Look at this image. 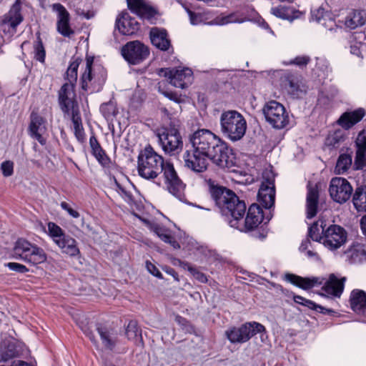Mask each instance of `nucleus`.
Masks as SVG:
<instances>
[{"mask_svg": "<svg viewBox=\"0 0 366 366\" xmlns=\"http://www.w3.org/2000/svg\"><path fill=\"white\" fill-rule=\"evenodd\" d=\"M282 81L288 93L295 97H299L303 90L300 87V81L297 75L287 72L282 77Z\"/></svg>", "mask_w": 366, "mask_h": 366, "instance_id": "obj_32", "label": "nucleus"}, {"mask_svg": "<svg viewBox=\"0 0 366 366\" xmlns=\"http://www.w3.org/2000/svg\"><path fill=\"white\" fill-rule=\"evenodd\" d=\"M262 112L266 121L274 129H283L289 124L288 113L285 107L277 101L272 100L266 103Z\"/></svg>", "mask_w": 366, "mask_h": 366, "instance_id": "obj_8", "label": "nucleus"}, {"mask_svg": "<svg viewBox=\"0 0 366 366\" xmlns=\"http://www.w3.org/2000/svg\"><path fill=\"white\" fill-rule=\"evenodd\" d=\"M329 192L334 201L344 203L350 198L352 187L346 179L335 177L330 182Z\"/></svg>", "mask_w": 366, "mask_h": 366, "instance_id": "obj_15", "label": "nucleus"}, {"mask_svg": "<svg viewBox=\"0 0 366 366\" xmlns=\"http://www.w3.org/2000/svg\"><path fill=\"white\" fill-rule=\"evenodd\" d=\"M271 14L284 20L292 21L302 16V12L291 6L280 5L271 9Z\"/></svg>", "mask_w": 366, "mask_h": 366, "instance_id": "obj_34", "label": "nucleus"}, {"mask_svg": "<svg viewBox=\"0 0 366 366\" xmlns=\"http://www.w3.org/2000/svg\"><path fill=\"white\" fill-rule=\"evenodd\" d=\"M263 215L260 207L252 204L249 207L247 217L243 222L242 219L239 221V231L247 232L256 228L262 221Z\"/></svg>", "mask_w": 366, "mask_h": 366, "instance_id": "obj_20", "label": "nucleus"}, {"mask_svg": "<svg viewBox=\"0 0 366 366\" xmlns=\"http://www.w3.org/2000/svg\"><path fill=\"white\" fill-rule=\"evenodd\" d=\"M52 10L57 13V31L64 36L69 37L74 31L69 26V14L65 7L59 3L51 6Z\"/></svg>", "mask_w": 366, "mask_h": 366, "instance_id": "obj_21", "label": "nucleus"}, {"mask_svg": "<svg viewBox=\"0 0 366 366\" xmlns=\"http://www.w3.org/2000/svg\"><path fill=\"white\" fill-rule=\"evenodd\" d=\"M159 142L166 154L174 155L181 152L183 148L182 137L174 127H161L156 131Z\"/></svg>", "mask_w": 366, "mask_h": 366, "instance_id": "obj_7", "label": "nucleus"}, {"mask_svg": "<svg viewBox=\"0 0 366 366\" xmlns=\"http://www.w3.org/2000/svg\"><path fill=\"white\" fill-rule=\"evenodd\" d=\"M351 308L357 313L366 315V292L361 290H353L350 297Z\"/></svg>", "mask_w": 366, "mask_h": 366, "instance_id": "obj_31", "label": "nucleus"}, {"mask_svg": "<svg viewBox=\"0 0 366 366\" xmlns=\"http://www.w3.org/2000/svg\"><path fill=\"white\" fill-rule=\"evenodd\" d=\"M93 57L86 58V68L81 76L82 89L99 92L107 79V71L101 65L93 66Z\"/></svg>", "mask_w": 366, "mask_h": 366, "instance_id": "obj_6", "label": "nucleus"}, {"mask_svg": "<svg viewBox=\"0 0 366 366\" xmlns=\"http://www.w3.org/2000/svg\"><path fill=\"white\" fill-rule=\"evenodd\" d=\"M36 36V39L33 43L34 59L40 63L44 64L46 59V50L41 39L40 33L37 32Z\"/></svg>", "mask_w": 366, "mask_h": 366, "instance_id": "obj_42", "label": "nucleus"}, {"mask_svg": "<svg viewBox=\"0 0 366 366\" xmlns=\"http://www.w3.org/2000/svg\"><path fill=\"white\" fill-rule=\"evenodd\" d=\"M351 261L353 263L366 260V244L355 243L349 250Z\"/></svg>", "mask_w": 366, "mask_h": 366, "instance_id": "obj_39", "label": "nucleus"}, {"mask_svg": "<svg viewBox=\"0 0 366 366\" xmlns=\"http://www.w3.org/2000/svg\"><path fill=\"white\" fill-rule=\"evenodd\" d=\"M89 146L92 155L97 162L104 167L109 168L112 165V161L105 151L102 149L94 134H92L89 139Z\"/></svg>", "mask_w": 366, "mask_h": 366, "instance_id": "obj_28", "label": "nucleus"}, {"mask_svg": "<svg viewBox=\"0 0 366 366\" xmlns=\"http://www.w3.org/2000/svg\"><path fill=\"white\" fill-rule=\"evenodd\" d=\"M164 94L165 97H167V98H169L171 100H173L176 102H179V97L176 93L166 92H164Z\"/></svg>", "mask_w": 366, "mask_h": 366, "instance_id": "obj_61", "label": "nucleus"}, {"mask_svg": "<svg viewBox=\"0 0 366 366\" xmlns=\"http://www.w3.org/2000/svg\"><path fill=\"white\" fill-rule=\"evenodd\" d=\"M74 96L71 84H63L59 92L60 108L65 114L70 115L71 117L79 115V105Z\"/></svg>", "mask_w": 366, "mask_h": 366, "instance_id": "obj_12", "label": "nucleus"}, {"mask_svg": "<svg viewBox=\"0 0 366 366\" xmlns=\"http://www.w3.org/2000/svg\"><path fill=\"white\" fill-rule=\"evenodd\" d=\"M355 169H366V129L359 133L356 139Z\"/></svg>", "mask_w": 366, "mask_h": 366, "instance_id": "obj_23", "label": "nucleus"}, {"mask_svg": "<svg viewBox=\"0 0 366 366\" xmlns=\"http://www.w3.org/2000/svg\"><path fill=\"white\" fill-rule=\"evenodd\" d=\"M345 280V277L339 279L332 274L322 287V290L328 295L340 297L343 292Z\"/></svg>", "mask_w": 366, "mask_h": 366, "instance_id": "obj_30", "label": "nucleus"}, {"mask_svg": "<svg viewBox=\"0 0 366 366\" xmlns=\"http://www.w3.org/2000/svg\"><path fill=\"white\" fill-rule=\"evenodd\" d=\"M164 183L167 190L177 198L181 199L183 197L184 184L179 178L173 164L171 162H164L162 165Z\"/></svg>", "mask_w": 366, "mask_h": 366, "instance_id": "obj_11", "label": "nucleus"}, {"mask_svg": "<svg viewBox=\"0 0 366 366\" xmlns=\"http://www.w3.org/2000/svg\"><path fill=\"white\" fill-rule=\"evenodd\" d=\"M19 355L16 345L14 342L4 340L0 345V361H8Z\"/></svg>", "mask_w": 366, "mask_h": 366, "instance_id": "obj_36", "label": "nucleus"}, {"mask_svg": "<svg viewBox=\"0 0 366 366\" xmlns=\"http://www.w3.org/2000/svg\"><path fill=\"white\" fill-rule=\"evenodd\" d=\"M284 280L303 290H309L322 283L319 277H302L291 273L285 274Z\"/></svg>", "mask_w": 366, "mask_h": 366, "instance_id": "obj_25", "label": "nucleus"}, {"mask_svg": "<svg viewBox=\"0 0 366 366\" xmlns=\"http://www.w3.org/2000/svg\"><path fill=\"white\" fill-rule=\"evenodd\" d=\"M218 24L224 25L230 23L240 22L237 14L234 13L229 14L228 15L222 16L217 19Z\"/></svg>", "mask_w": 366, "mask_h": 366, "instance_id": "obj_51", "label": "nucleus"}, {"mask_svg": "<svg viewBox=\"0 0 366 366\" xmlns=\"http://www.w3.org/2000/svg\"><path fill=\"white\" fill-rule=\"evenodd\" d=\"M164 162L162 156L155 152L150 145L147 146L138 156V173L145 179H154L162 173Z\"/></svg>", "mask_w": 366, "mask_h": 366, "instance_id": "obj_4", "label": "nucleus"}, {"mask_svg": "<svg viewBox=\"0 0 366 366\" xmlns=\"http://www.w3.org/2000/svg\"><path fill=\"white\" fill-rule=\"evenodd\" d=\"M326 223L322 219H319L318 221L315 222L309 228L310 237L314 241L321 242L324 233L326 230Z\"/></svg>", "mask_w": 366, "mask_h": 366, "instance_id": "obj_40", "label": "nucleus"}, {"mask_svg": "<svg viewBox=\"0 0 366 366\" xmlns=\"http://www.w3.org/2000/svg\"><path fill=\"white\" fill-rule=\"evenodd\" d=\"M129 10L137 14L144 21L156 24L158 19L157 10L145 0H127Z\"/></svg>", "mask_w": 366, "mask_h": 366, "instance_id": "obj_14", "label": "nucleus"}, {"mask_svg": "<svg viewBox=\"0 0 366 366\" xmlns=\"http://www.w3.org/2000/svg\"><path fill=\"white\" fill-rule=\"evenodd\" d=\"M293 300H294L295 302H296L297 304H300L301 305L307 307L313 310H317V309H320L321 312L325 313L323 312V310H325L324 307L317 305L315 302H312V300H307L300 295H294Z\"/></svg>", "mask_w": 366, "mask_h": 366, "instance_id": "obj_48", "label": "nucleus"}, {"mask_svg": "<svg viewBox=\"0 0 366 366\" xmlns=\"http://www.w3.org/2000/svg\"><path fill=\"white\" fill-rule=\"evenodd\" d=\"M350 53L353 55H355L358 57L362 58V52L360 48L357 46H350Z\"/></svg>", "mask_w": 366, "mask_h": 366, "instance_id": "obj_60", "label": "nucleus"}, {"mask_svg": "<svg viewBox=\"0 0 366 366\" xmlns=\"http://www.w3.org/2000/svg\"><path fill=\"white\" fill-rule=\"evenodd\" d=\"M125 335L127 339L139 347H143L144 342L142 336V331L139 328L135 320H131L126 328Z\"/></svg>", "mask_w": 366, "mask_h": 366, "instance_id": "obj_37", "label": "nucleus"}, {"mask_svg": "<svg viewBox=\"0 0 366 366\" xmlns=\"http://www.w3.org/2000/svg\"><path fill=\"white\" fill-rule=\"evenodd\" d=\"M146 267H147V269L148 270V272L149 273H151L152 274H153L154 276H155L158 278H160V279L162 278V273L157 268V267L154 264H153L152 262H150L149 261L146 262Z\"/></svg>", "mask_w": 366, "mask_h": 366, "instance_id": "obj_57", "label": "nucleus"}, {"mask_svg": "<svg viewBox=\"0 0 366 366\" xmlns=\"http://www.w3.org/2000/svg\"><path fill=\"white\" fill-rule=\"evenodd\" d=\"M61 207L63 209L66 210L72 217L78 218L79 217V213L71 208L66 202H62L61 203Z\"/></svg>", "mask_w": 366, "mask_h": 366, "instance_id": "obj_58", "label": "nucleus"}, {"mask_svg": "<svg viewBox=\"0 0 366 366\" xmlns=\"http://www.w3.org/2000/svg\"><path fill=\"white\" fill-rule=\"evenodd\" d=\"M163 75L169 79V82L174 86L184 89L188 86L192 81V71L188 68L183 69H162Z\"/></svg>", "mask_w": 366, "mask_h": 366, "instance_id": "obj_18", "label": "nucleus"}, {"mask_svg": "<svg viewBox=\"0 0 366 366\" xmlns=\"http://www.w3.org/2000/svg\"><path fill=\"white\" fill-rule=\"evenodd\" d=\"M346 239L345 230L339 225L332 224L326 229L321 242L330 249H336L340 247Z\"/></svg>", "mask_w": 366, "mask_h": 366, "instance_id": "obj_16", "label": "nucleus"}, {"mask_svg": "<svg viewBox=\"0 0 366 366\" xmlns=\"http://www.w3.org/2000/svg\"><path fill=\"white\" fill-rule=\"evenodd\" d=\"M55 244L61 249L63 253L70 257H76L80 254L76 239L68 234H65Z\"/></svg>", "mask_w": 366, "mask_h": 366, "instance_id": "obj_33", "label": "nucleus"}, {"mask_svg": "<svg viewBox=\"0 0 366 366\" xmlns=\"http://www.w3.org/2000/svg\"><path fill=\"white\" fill-rule=\"evenodd\" d=\"M12 256L16 259L22 260L31 265L41 264L46 262L47 258L42 248L23 238L17 239L15 242Z\"/></svg>", "mask_w": 366, "mask_h": 366, "instance_id": "obj_5", "label": "nucleus"}, {"mask_svg": "<svg viewBox=\"0 0 366 366\" xmlns=\"http://www.w3.org/2000/svg\"><path fill=\"white\" fill-rule=\"evenodd\" d=\"M175 320L176 322L179 324V325H181L182 326H185L187 323V321L185 318L179 316V315H177L176 317H175Z\"/></svg>", "mask_w": 366, "mask_h": 366, "instance_id": "obj_64", "label": "nucleus"}, {"mask_svg": "<svg viewBox=\"0 0 366 366\" xmlns=\"http://www.w3.org/2000/svg\"><path fill=\"white\" fill-rule=\"evenodd\" d=\"M306 214L308 219L313 218L317 212L319 204V191L317 186L309 182L307 186Z\"/></svg>", "mask_w": 366, "mask_h": 366, "instance_id": "obj_22", "label": "nucleus"}, {"mask_svg": "<svg viewBox=\"0 0 366 366\" xmlns=\"http://www.w3.org/2000/svg\"><path fill=\"white\" fill-rule=\"evenodd\" d=\"M100 111L107 120H112L117 114V109L113 102L104 103L100 107Z\"/></svg>", "mask_w": 366, "mask_h": 366, "instance_id": "obj_46", "label": "nucleus"}, {"mask_svg": "<svg viewBox=\"0 0 366 366\" xmlns=\"http://www.w3.org/2000/svg\"><path fill=\"white\" fill-rule=\"evenodd\" d=\"M192 150H187L183 156L185 167L200 173L204 172L209 161L222 169L235 164L233 153L227 144L209 129H202L190 136Z\"/></svg>", "mask_w": 366, "mask_h": 366, "instance_id": "obj_1", "label": "nucleus"}, {"mask_svg": "<svg viewBox=\"0 0 366 366\" xmlns=\"http://www.w3.org/2000/svg\"><path fill=\"white\" fill-rule=\"evenodd\" d=\"M265 330V327L256 322H247L240 327H232L225 331V335L231 343H244L254 335Z\"/></svg>", "mask_w": 366, "mask_h": 366, "instance_id": "obj_9", "label": "nucleus"}, {"mask_svg": "<svg viewBox=\"0 0 366 366\" xmlns=\"http://www.w3.org/2000/svg\"><path fill=\"white\" fill-rule=\"evenodd\" d=\"M79 66V61L76 59L70 63L66 72V79L68 81L66 84H71V89H74V86L77 80V70Z\"/></svg>", "mask_w": 366, "mask_h": 366, "instance_id": "obj_45", "label": "nucleus"}, {"mask_svg": "<svg viewBox=\"0 0 366 366\" xmlns=\"http://www.w3.org/2000/svg\"><path fill=\"white\" fill-rule=\"evenodd\" d=\"M365 115V111L362 108L352 112H346L340 116L337 123L343 129L348 130L360 122Z\"/></svg>", "mask_w": 366, "mask_h": 366, "instance_id": "obj_27", "label": "nucleus"}, {"mask_svg": "<svg viewBox=\"0 0 366 366\" xmlns=\"http://www.w3.org/2000/svg\"><path fill=\"white\" fill-rule=\"evenodd\" d=\"M74 125V135L76 139L83 143L85 141V133L81 123V119L79 115L71 117Z\"/></svg>", "mask_w": 366, "mask_h": 366, "instance_id": "obj_44", "label": "nucleus"}, {"mask_svg": "<svg viewBox=\"0 0 366 366\" xmlns=\"http://www.w3.org/2000/svg\"><path fill=\"white\" fill-rule=\"evenodd\" d=\"M188 270L199 282H207V276L204 273L198 271L197 269H196L192 267H189Z\"/></svg>", "mask_w": 366, "mask_h": 366, "instance_id": "obj_56", "label": "nucleus"}, {"mask_svg": "<svg viewBox=\"0 0 366 366\" xmlns=\"http://www.w3.org/2000/svg\"><path fill=\"white\" fill-rule=\"evenodd\" d=\"M210 193L222 214L227 218L230 227L240 228L239 221L243 219L246 212L244 202L240 200L233 191L222 186L212 187Z\"/></svg>", "mask_w": 366, "mask_h": 366, "instance_id": "obj_2", "label": "nucleus"}, {"mask_svg": "<svg viewBox=\"0 0 366 366\" xmlns=\"http://www.w3.org/2000/svg\"><path fill=\"white\" fill-rule=\"evenodd\" d=\"M5 266L12 271L21 274L29 272V269L25 265L17 262H9L6 264Z\"/></svg>", "mask_w": 366, "mask_h": 366, "instance_id": "obj_54", "label": "nucleus"}, {"mask_svg": "<svg viewBox=\"0 0 366 366\" xmlns=\"http://www.w3.org/2000/svg\"><path fill=\"white\" fill-rule=\"evenodd\" d=\"M48 231L49 234L55 243L66 234L63 229L54 222L48 223Z\"/></svg>", "mask_w": 366, "mask_h": 366, "instance_id": "obj_47", "label": "nucleus"}, {"mask_svg": "<svg viewBox=\"0 0 366 366\" xmlns=\"http://www.w3.org/2000/svg\"><path fill=\"white\" fill-rule=\"evenodd\" d=\"M219 123L222 134L232 142L242 139L246 133L247 122L243 115L236 110L223 112Z\"/></svg>", "mask_w": 366, "mask_h": 366, "instance_id": "obj_3", "label": "nucleus"}, {"mask_svg": "<svg viewBox=\"0 0 366 366\" xmlns=\"http://www.w3.org/2000/svg\"><path fill=\"white\" fill-rule=\"evenodd\" d=\"M29 132L31 137L37 140L41 145L46 144V139L42 134L46 132V120L36 112H32L30 116Z\"/></svg>", "mask_w": 366, "mask_h": 366, "instance_id": "obj_19", "label": "nucleus"}, {"mask_svg": "<svg viewBox=\"0 0 366 366\" xmlns=\"http://www.w3.org/2000/svg\"><path fill=\"white\" fill-rule=\"evenodd\" d=\"M188 14L190 19V22L193 25L198 24L201 21V16L199 14L194 13L192 11H188Z\"/></svg>", "mask_w": 366, "mask_h": 366, "instance_id": "obj_59", "label": "nucleus"}, {"mask_svg": "<svg viewBox=\"0 0 366 366\" xmlns=\"http://www.w3.org/2000/svg\"><path fill=\"white\" fill-rule=\"evenodd\" d=\"M97 330L104 347L112 350L117 342L118 333L117 330L110 326L101 324L97 325Z\"/></svg>", "mask_w": 366, "mask_h": 366, "instance_id": "obj_26", "label": "nucleus"}, {"mask_svg": "<svg viewBox=\"0 0 366 366\" xmlns=\"http://www.w3.org/2000/svg\"><path fill=\"white\" fill-rule=\"evenodd\" d=\"M366 23V11L353 10L345 17V26L349 29H355Z\"/></svg>", "mask_w": 366, "mask_h": 366, "instance_id": "obj_35", "label": "nucleus"}, {"mask_svg": "<svg viewBox=\"0 0 366 366\" xmlns=\"http://www.w3.org/2000/svg\"><path fill=\"white\" fill-rule=\"evenodd\" d=\"M122 54L130 64H137L149 54L147 46L138 41H130L122 49Z\"/></svg>", "mask_w": 366, "mask_h": 366, "instance_id": "obj_13", "label": "nucleus"}, {"mask_svg": "<svg viewBox=\"0 0 366 366\" xmlns=\"http://www.w3.org/2000/svg\"><path fill=\"white\" fill-rule=\"evenodd\" d=\"M116 26L124 35H132L139 29L137 21L132 18L127 11L119 14L116 20Z\"/></svg>", "mask_w": 366, "mask_h": 366, "instance_id": "obj_24", "label": "nucleus"}, {"mask_svg": "<svg viewBox=\"0 0 366 366\" xmlns=\"http://www.w3.org/2000/svg\"><path fill=\"white\" fill-rule=\"evenodd\" d=\"M352 201L357 211H366V186L357 188Z\"/></svg>", "mask_w": 366, "mask_h": 366, "instance_id": "obj_41", "label": "nucleus"}, {"mask_svg": "<svg viewBox=\"0 0 366 366\" xmlns=\"http://www.w3.org/2000/svg\"><path fill=\"white\" fill-rule=\"evenodd\" d=\"M1 169L4 177H10L14 172V163L11 161H5L1 163Z\"/></svg>", "mask_w": 366, "mask_h": 366, "instance_id": "obj_55", "label": "nucleus"}, {"mask_svg": "<svg viewBox=\"0 0 366 366\" xmlns=\"http://www.w3.org/2000/svg\"><path fill=\"white\" fill-rule=\"evenodd\" d=\"M310 244V240L305 239V240L302 241V242L300 247V250L301 252L307 251Z\"/></svg>", "mask_w": 366, "mask_h": 366, "instance_id": "obj_62", "label": "nucleus"}, {"mask_svg": "<svg viewBox=\"0 0 366 366\" xmlns=\"http://www.w3.org/2000/svg\"><path fill=\"white\" fill-rule=\"evenodd\" d=\"M343 135L341 131H336L327 138V144L333 147H336L343 139Z\"/></svg>", "mask_w": 366, "mask_h": 366, "instance_id": "obj_50", "label": "nucleus"}, {"mask_svg": "<svg viewBox=\"0 0 366 366\" xmlns=\"http://www.w3.org/2000/svg\"><path fill=\"white\" fill-rule=\"evenodd\" d=\"M262 178L258 192L259 201L265 209H270L275 201V174L271 169H266L262 172Z\"/></svg>", "mask_w": 366, "mask_h": 366, "instance_id": "obj_10", "label": "nucleus"}, {"mask_svg": "<svg viewBox=\"0 0 366 366\" xmlns=\"http://www.w3.org/2000/svg\"><path fill=\"white\" fill-rule=\"evenodd\" d=\"M329 16L322 8H318L312 11V19L317 23L324 24L322 21L325 20V17Z\"/></svg>", "mask_w": 366, "mask_h": 366, "instance_id": "obj_53", "label": "nucleus"}, {"mask_svg": "<svg viewBox=\"0 0 366 366\" xmlns=\"http://www.w3.org/2000/svg\"><path fill=\"white\" fill-rule=\"evenodd\" d=\"M22 20L21 4L19 0H16L9 12L2 16L0 21V25L4 32L14 33L16 31V27Z\"/></svg>", "mask_w": 366, "mask_h": 366, "instance_id": "obj_17", "label": "nucleus"}, {"mask_svg": "<svg viewBox=\"0 0 366 366\" xmlns=\"http://www.w3.org/2000/svg\"><path fill=\"white\" fill-rule=\"evenodd\" d=\"M315 67L324 74H327L331 71L329 62L325 58L317 57Z\"/></svg>", "mask_w": 366, "mask_h": 366, "instance_id": "obj_49", "label": "nucleus"}, {"mask_svg": "<svg viewBox=\"0 0 366 366\" xmlns=\"http://www.w3.org/2000/svg\"><path fill=\"white\" fill-rule=\"evenodd\" d=\"M152 44L162 51H167L171 46L170 40L165 29L153 27L149 33Z\"/></svg>", "mask_w": 366, "mask_h": 366, "instance_id": "obj_29", "label": "nucleus"}, {"mask_svg": "<svg viewBox=\"0 0 366 366\" xmlns=\"http://www.w3.org/2000/svg\"><path fill=\"white\" fill-rule=\"evenodd\" d=\"M310 57L307 55L297 56L291 60L287 64H294L300 68L305 67L310 61Z\"/></svg>", "mask_w": 366, "mask_h": 366, "instance_id": "obj_52", "label": "nucleus"}, {"mask_svg": "<svg viewBox=\"0 0 366 366\" xmlns=\"http://www.w3.org/2000/svg\"><path fill=\"white\" fill-rule=\"evenodd\" d=\"M352 162L351 155L347 154H340L336 163L335 172L338 174L345 173L352 166Z\"/></svg>", "mask_w": 366, "mask_h": 366, "instance_id": "obj_43", "label": "nucleus"}, {"mask_svg": "<svg viewBox=\"0 0 366 366\" xmlns=\"http://www.w3.org/2000/svg\"><path fill=\"white\" fill-rule=\"evenodd\" d=\"M151 230L155 234H157L162 241L171 244L173 248H180L179 244L174 239V238L171 235L169 231L166 228L155 224L152 225Z\"/></svg>", "mask_w": 366, "mask_h": 366, "instance_id": "obj_38", "label": "nucleus"}, {"mask_svg": "<svg viewBox=\"0 0 366 366\" xmlns=\"http://www.w3.org/2000/svg\"><path fill=\"white\" fill-rule=\"evenodd\" d=\"M360 226H361L362 232L366 236V214L361 218Z\"/></svg>", "mask_w": 366, "mask_h": 366, "instance_id": "obj_63", "label": "nucleus"}]
</instances>
